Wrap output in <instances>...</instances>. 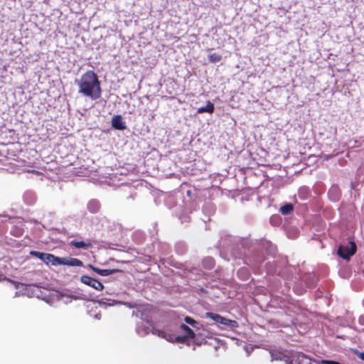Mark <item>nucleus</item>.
Masks as SVG:
<instances>
[{"label": "nucleus", "instance_id": "obj_1", "mask_svg": "<svg viewBox=\"0 0 364 364\" xmlns=\"http://www.w3.org/2000/svg\"><path fill=\"white\" fill-rule=\"evenodd\" d=\"M78 92L83 96L95 100L101 97L102 89L97 74L93 70H87L82 75L77 82Z\"/></svg>", "mask_w": 364, "mask_h": 364}, {"label": "nucleus", "instance_id": "obj_23", "mask_svg": "<svg viewBox=\"0 0 364 364\" xmlns=\"http://www.w3.org/2000/svg\"><path fill=\"white\" fill-rule=\"evenodd\" d=\"M352 352L357 355L360 360L364 361V352H360L358 350L353 349Z\"/></svg>", "mask_w": 364, "mask_h": 364}, {"label": "nucleus", "instance_id": "obj_15", "mask_svg": "<svg viewBox=\"0 0 364 364\" xmlns=\"http://www.w3.org/2000/svg\"><path fill=\"white\" fill-rule=\"evenodd\" d=\"M30 254L40 259L43 262H46V257H47L48 253L40 252L38 251H31Z\"/></svg>", "mask_w": 364, "mask_h": 364}, {"label": "nucleus", "instance_id": "obj_24", "mask_svg": "<svg viewBox=\"0 0 364 364\" xmlns=\"http://www.w3.org/2000/svg\"><path fill=\"white\" fill-rule=\"evenodd\" d=\"M163 338L166 339L168 341L174 342L175 341V336L171 333H168L165 332V337H163Z\"/></svg>", "mask_w": 364, "mask_h": 364}, {"label": "nucleus", "instance_id": "obj_21", "mask_svg": "<svg viewBox=\"0 0 364 364\" xmlns=\"http://www.w3.org/2000/svg\"><path fill=\"white\" fill-rule=\"evenodd\" d=\"M188 338H189L188 336L185 335L183 336H175L174 339L176 342L183 343H185Z\"/></svg>", "mask_w": 364, "mask_h": 364}, {"label": "nucleus", "instance_id": "obj_2", "mask_svg": "<svg viewBox=\"0 0 364 364\" xmlns=\"http://www.w3.org/2000/svg\"><path fill=\"white\" fill-rule=\"evenodd\" d=\"M205 317L209 318L215 323H220L223 326H230L231 328H237L238 326V323L236 321L225 318L218 314L206 312Z\"/></svg>", "mask_w": 364, "mask_h": 364}, {"label": "nucleus", "instance_id": "obj_8", "mask_svg": "<svg viewBox=\"0 0 364 364\" xmlns=\"http://www.w3.org/2000/svg\"><path fill=\"white\" fill-rule=\"evenodd\" d=\"M70 245L75 248H77V249H80V248L87 249V248L92 247V245L90 242H85L83 241H75V240L71 241Z\"/></svg>", "mask_w": 364, "mask_h": 364}, {"label": "nucleus", "instance_id": "obj_10", "mask_svg": "<svg viewBox=\"0 0 364 364\" xmlns=\"http://www.w3.org/2000/svg\"><path fill=\"white\" fill-rule=\"evenodd\" d=\"M215 107L214 105L210 102L208 101L207 104L205 107H201L198 109V113L208 112L213 113L214 112Z\"/></svg>", "mask_w": 364, "mask_h": 364}, {"label": "nucleus", "instance_id": "obj_18", "mask_svg": "<svg viewBox=\"0 0 364 364\" xmlns=\"http://www.w3.org/2000/svg\"><path fill=\"white\" fill-rule=\"evenodd\" d=\"M298 359V364H311V360L304 354L299 355Z\"/></svg>", "mask_w": 364, "mask_h": 364}, {"label": "nucleus", "instance_id": "obj_17", "mask_svg": "<svg viewBox=\"0 0 364 364\" xmlns=\"http://www.w3.org/2000/svg\"><path fill=\"white\" fill-rule=\"evenodd\" d=\"M237 274L244 280L249 277V272L246 268L240 269L237 272Z\"/></svg>", "mask_w": 364, "mask_h": 364}, {"label": "nucleus", "instance_id": "obj_9", "mask_svg": "<svg viewBox=\"0 0 364 364\" xmlns=\"http://www.w3.org/2000/svg\"><path fill=\"white\" fill-rule=\"evenodd\" d=\"M63 264L73 266V267H81L82 266V262L77 258H65L64 263Z\"/></svg>", "mask_w": 364, "mask_h": 364}, {"label": "nucleus", "instance_id": "obj_13", "mask_svg": "<svg viewBox=\"0 0 364 364\" xmlns=\"http://www.w3.org/2000/svg\"><path fill=\"white\" fill-rule=\"evenodd\" d=\"M180 328L186 333V336H188L189 338H191V339L195 338L196 333L188 326L183 323L180 326Z\"/></svg>", "mask_w": 364, "mask_h": 364}, {"label": "nucleus", "instance_id": "obj_7", "mask_svg": "<svg viewBox=\"0 0 364 364\" xmlns=\"http://www.w3.org/2000/svg\"><path fill=\"white\" fill-rule=\"evenodd\" d=\"M87 208L91 213H96L100 209V203L97 200H91L88 202Z\"/></svg>", "mask_w": 364, "mask_h": 364}, {"label": "nucleus", "instance_id": "obj_16", "mask_svg": "<svg viewBox=\"0 0 364 364\" xmlns=\"http://www.w3.org/2000/svg\"><path fill=\"white\" fill-rule=\"evenodd\" d=\"M208 58L210 63H216L221 60L222 56L218 53H212L208 55Z\"/></svg>", "mask_w": 364, "mask_h": 364}, {"label": "nucleus", "instance_id": "obj_12", "mask_svg": "<svg viewBox=\"0 0 364 364\" xmlns=\"http://www.w3.org/2000/svg\"><path fill=\"white\" fill-rule=\"evenodd\" d=\"M203 266L208 269H212L215 267V260L212 257H206L203 260Z\"/></svg>", "mask_w": 364, "mask_h": 364}, {"label": "nucleus", "instance_id": "obj_6", "mask_svg": "<svg viewBox=\"0 0 364 364\" xmlns=\"http://www.w3.org/2000/svg\"><path fill=\"white\" fill-rule=\"evenodd\" d=\"M45 262L46 264L50 263L53 265L63 264V263H64V257H58L52 254L48 253Z\"/></svg>", "mask_w": 364, "mask_h": 364}, {"label": "nucleus", "instance_id": "obj_14", "mask_svg": "<svg viewBox=\"0 0 364 364\" xmlns=\"http://www.w3.org/2000/svg\"><path fill=\"white\" fill-rule=\"evenodd\" d=\"M100 275L103 277H107L111 274H113L117 272H121L118 269H101V271H100Z\"/></svg>", "mask_w": 364, "mask_h": 364}, {"label": "nucleus", "instance_id": "obj_22", "mask_svg": "<svg viewBox=\"0 0 364 364\" xmlns=\"http://www.w3.org/2000/svg\"><path fill=\"white\" fill-rule=\"evenodd\" d=\"M140 318L143 321H144L146 323H147L149 324H151V318L149 316H148V315H145L142 311H141Z\"/></svg>", "mask_w": 364, "mask_h": 364}, {"label": "nucleus", "instance_id": "obj_11", "mask_svg": "<svg viewBox=\"0 0 364 364\" xmlns=\"http://www.w3.org/2000/svg\"><path fill=\"white\" fill-rule=\"evenodd\" d=\"M294 210V206L291 203H287L281 206L279 211L282 215H288Z\"/></svg>", "mask_w": 364, "mask_h": 364}, {"label": "nucleus", "instance_id": "obj_19", "mask_svg": "<svg viewBox=\"0 0 364 364\" xmlns=\"http://www.w3.org/2000/svg\"><path fill=\"white\" fill-rule=\"evenodd\" d=\"M151 332L152 334L157 336L159 337H161L163 338V337H165V331L162 330H159L155 327H152Z\"/></svg>", "mask_w": 364, "mask_h": 364}, {"label": "nucleus", "instance_id": "obj_20", "mask_svg": "<svg viewBox=\"0 0 364 364\" xmlns=\"http://www.w3.org/2000/svg\"><path fill=\"white\" fill-rule=\"evenodd\" d=\"M184 320L188 324L192 326L193 327H196V325L198 324L196 321L189 316H186Z\"/></svg>", "mask_w": 364, "mask_h": 364}, {"label": "nucleus", "instance_id": "obj_26", "mask_svg": "<svg viewBox=\"0 0 364 364\" xmlns=\"http://www.w3.org/2000/svg\"><path fill=\"white\" fill-rule=\"evenodd\" d=\"M90 267H91V268H92V269H93L96 273H97L98 274H100V271H101V269L97 268V267H93V266H90Z\"/></svg>", "mask_w": 364, "mask_h": 364}, {"label": "nucleus", "instance_id": "obj_3", "mask_svg": "<svg viewBox=\"0 0 364 364\" xmlns=\"http://www.w3.org/2000/svg\"><path fill=\"white\" fill-rule=\"evenodd\" d=\"M356 245L350 241L347 245H341L338 250V255L343 259H349L356 252Z\"/></svg>", "mask_w": 364, "mask_h": 364}, {"label": "nucleus", "instance_id": "obj_25", "mask_svg": "<svg viewBox=\"0 0 364 364\" xmlns=\"http://www.w3.org/2000/svg\"><path fill=\"white\" fill-rule=\"evenodd\" d=\"M320 364H341L338 362L333 360H322L320 361Z\"/></svg>", "mask_w": 364, "mask_h": 364}, {"label": "nucleus", "instance_id": "obj_4", "mask_svg": "<svg viewBox=\"0 0 364 364\" xmlns=\"http://www.w3.org/2000/svg\"><path fill=\"white\" fill-rule=\"evenodd\" d=\"M80 280L83 284H87L96 290L102 291L104 289V285L100 281L90 276L83 275L81 277Z\"/></svg>", "mask_w": 364, "mask_h": 364}, {"label": "nucleus", "instance_id": "obj_5", "mask_svg": "<svg viewBox=\"0 0 364 364\" xmlns=\"http://www.w3.org/2000/svg\"><path fill=\"white\" fill-rule=\"evenodd\" d=\"M112 126L117 130H124L127 128L121 115H115L112 117Z\"/></svg>", "mask_w": 364, "mask_h": 364}]
</instances>
